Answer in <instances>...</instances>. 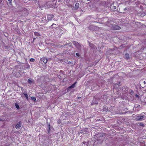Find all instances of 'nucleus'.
Segmentation results:
<instances>
[{"instance_id":"23","label":"nucleus","mask_w":146,"mask_h":146,"mask_svg":"<svg viewBox=\"0 0 146 146\" xmlns=\"http://www.w3.org/2000/svg\"><path fill=\"white\" fill-rule=\"evenodd\" d=\"M136 96H137V95H136Z\"/></svg>"},{"instance_id":"1","label":"nucleus","mask_w":146,"mask_h":146,"mask_svg":"<svg viewBox=\"0 0 146 146\" xmlns=\"http://www.w3.org/2000/svg\"><path fill=\"white\" fill-rule=\"evenodd\" d=\"M50 3L51 2H47L44 3V4L42 5H40V4H39V7L41 9H42L44 8H47L50 7L54 8L55 7V6L52 5H50Z\"/></svg>"},{"instance_id":"19","label":"nucleus","mask_w":146,"mask_h":146,"mask_svg":"<svg viewBox=\"0 0 146 146\" xmlns=\"http://www.w3.org/2000/svg\"><path fill=\"white\" fill-rule=\"evenodd\" d=\"M113 7H114V9H116V7L115 6H114Z\"/></svg>"},{"instance_id":"22","label":"nucleus","mask_w":146,"mask_h":146,"mask_svg":"<svg viewBox=\"0 0 146 146\" xmlns=\"http://www.w3.org/2000/svg\"><path fill=\"white\" fill-rule=\"evenodd\" d=\"M90 0H87V1H90Z\"/></svg>"},{"instance_id":"7","label":"nucleus","mask_w":146,"mask_h":146,"mask_svg":"<svg viewBox=\"0 0 146 146\" xmlns=\"http://www.w3.org/2000/svg\"><path fill=\"white\" fill-rule=\"evenodd\" d=\"M79 6V4L78 3H76L75 4V8L77 9Z\"/></svg>"},{"instance_id":"20","label":"nucleus","mask_w":146,"mask_h":146,"mask_svg":"<svg viewBox=\"0 0 146 146\" xmlns=\"http://www.w3.org/2000/svg\"><path fill=\"white\" fill-rule=\"evenodd\" d=\"M92 45H93L92 44H90V46L91 47H92Z\"/></svg>"},{"instance_id":"10","label":"nucleus","mask_w":146,"mask_h":146,"mask_svg":"<svg viewBox=\"0 0 146 146\" xmlns=\"http://www.w3.org/2000/svg\"><path fill=\"white\" fill-rule=\"evenodd\" d=\"M125 57L127 59H128L129 58V54L128 53H126L125 54Z\"/></svg>"},{"instance_id":"18","label":"nucleus","mask_w":146,"mask_h":146,"mask_svg":"<svg viewBox=\"0 0 146 146\" xmlns=\"http://www.w3.org/2000/svg\"><path fill=\"white\" fill-rule=\"evenodd\" d=\"M56 25V24H54L53 23V24L51 26H53V25Z\"/></svg>"},{"instance_id":"4","label":"nucleus","mask_w":146,"mask_h":146,"mask_svg":"<svg viewBox=\"0 0 146 146\" xmlns=\"http://www.w3.org/2000/svg\"><path fill=\"white\" fill-rule=\"evenodd\" d=\"M54 16L52 15H49L47 16V19L49 21H51L53 19Z\"/></svg>"},{"instance_id":"6","label":"nucleus","mask_w":146,"mask_h":146,"mask_svg":"<svg viewBox=\"0 0 146 146\" xmlns=\"http://www.w3.org/2000/svg\"><path fill=\"white\" fill-rule=\"evenodd\" d=\"M76 82H75L74 84H72V85L69 87V88H73L75 87V85L76 84Z\"/></svg>"},{"instance_id":"2","label":"nucleus","mask_w":146,"mask_h":146,"mask_svg":"<svg viewBox=\"0 0 146 146\" xmlns=\"http://www.w3.org/2000/svg\"><path fill=\"white\" fill-rule=\"evenodd\" d=\"M145 116L141 114L137 116L136 119L138 121H141L145 119Z\"/></svg>"},{"instance_id":"13","label":"nucleus","mask_w":146,"mask_h":146,"mask_svg":"<svg viewBox=\"0 0 146 146\" xmlns=\"http://www.w3.org/2000/svg\"><path fill=\"white\" fill-rule=\"evenodd\" d=\"M23 94H24V95H25V97L27 98V99H28V95L27 94H26L25 93H24Z\"/></svg>"},{"instance_id":"3","label":"nucleus","mask_w":146,"mask_h":146,"mask_svg":"<svg viewBox=\"0 0 146 146\" xmlns=\"http://www.w3.org/2000/svg\"><path fill=\"white\" fill-rule=\"evenodd\" d=\"M73 44L78 50L80 49L81 45L77 42L74 41L73 42Z\"/></svg>"},{"instance_id":"16","label":"nucleus","mask_w":146,"mask_h":146,"mask_svg":"<svg viewBox=\"0 0 146 146\" xmlns=\"http://www.w3.org/2000/svg\"><path fill=\"white\" fill-rule=\"evenodd\" d=\"M28 82L29 83H31L32 82L31 80L30 79H28Z\"/></svg>"},{"instance_id":"17","label":"nucleus","mask_w":146,"mask_h":146,"mask_svg":"<svg viewBox=\"0 0 146 146\" xmlns=\"http://www.w3.org/2000/svg\"><path fill=\"white\" fill-rule=\"evenodd\" d=\"M76 54L78 56H79V54L78 53H76Z\"/></svg>"},{"instance_id":"15","label":"nucleus","mask_w":146,"mask_h":146,"mask_svg":"<svg viewBox=\"0 0 146 146\" xmlns=\"http://www.w3.org/2000/svg\"><path fill=\"white\" fill-rule=\"evenodd\" d=\"M35 59L34 58H31L30 59V61L31 62H34L35 61Z\"/></svg>"},{"instance_id":"12","label":"nucleus","mask_w":146,"mask_h":146,"mask_svg":"<svg viewBox=\"0 0 146 146\" xmlns=\"http://www.w3.org/2000/svg\"><path fill=\"white\" fill-rule=\"evenodd\" d=\"M31 99L33 101H35L36 100V98L35 97H31Z\"/></svg>"},{"instance_id":"14","label":"nucleus","mask_w":146,"mask_h":146,"mask_svg":"<svg viewBox=\"0 0 146 146\" xmlns=\"http://www.w3.org/2000/svg\"><path fill=\"white\" fill-rule=\"evenodd\" d=\"M34 34L35 35H36L37 36H40V35L37 33L35 32Z\"/></svg>"},{"instance_id":"9","label":"nucleus","mask_w":146,"mask_h":146,"mask_svg":"<svg viewBox=\"0 0 146 146\" xmlns=\"http://www.w3.org/2000/svg\"><path fill=\"white\" fill-rule=\"evenodd\" d=\"M43 61L44 63L46 64L47 62V58H44L43 59Z\"/></svg>"},{"instance_id":"5","label":"nucleus","mask_w":146,"mask_h":146,"mask_svg":"<svg viewBox=\"0 0 146 146\" xmlns=\"http://www.w3.org/2000/svg\"><path fill=\"white\" fill-rule=\"evenodd\" d=\"M21 123L20 122H19L16 125V128L17 129H19L21 126Z\"/></svg>"},{"instance_id":"24","label":"nucleus","mask_w":146,"mask_h":146,"mask_svg":"<svg viewBox=\"0 0 146 146\" xmlns=\"http://www.w3.org/2000/svg\"><path fill=\"white\" fill-rule=\"evenodd\" d=\"M1 0H0V2L1 1Z\"/></svg>"},{"instance_id":"8","label":"nucleus","mask_w":146,"mask_h":146,"mask_svg":"<svg viewBox=\"0 0 146 146\" xmlns=\"http://www.w3.org/2000/svg\"><path fill=\"white\" fill-rule=\"evenodd\" d=\"M113 27L115 28V29H120L121 27H119L117 25H114L113 26Z\"/></svg>"},{"instance_id":"21","label":"nucleus","mask_w":146,"mask_h":146,"mask_svg":"<svg viewBox=\"0 0 146 146\" xmlns=\"http://www.w3.org/2000/svg\"><path fill=\"white\" fill-rule=\"evenodd\" d=\"M49 129H50V125H49Z\"/></svg>"},{"instance_id":"11","label":"nucleus","mask_w":146,"mask_h":146,"mask_svg":"<svg viewBox=\"0 0 146 146\" xmlns=\"http://www.w3.org/2000/svg\"><path fill=\"white\" fill-rule=\"evenodd\" d=\"M15 106L17 108V109L18 110L19 108V106L18 104H15Z\"/></svg>"}]
</instances>
